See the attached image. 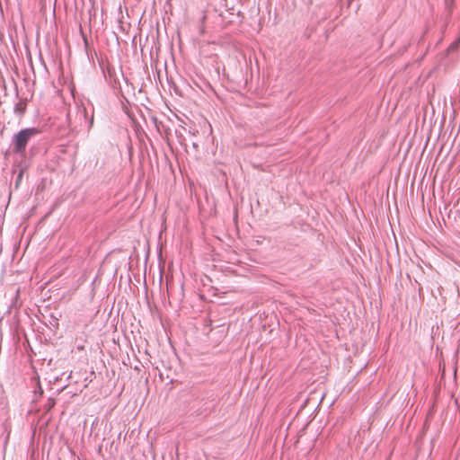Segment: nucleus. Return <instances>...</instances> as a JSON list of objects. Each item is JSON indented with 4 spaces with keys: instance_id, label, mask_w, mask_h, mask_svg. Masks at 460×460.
Listing matches in <instances>:
<instances>
[{
    "instance_id": "obj_1",
    "label": "nucleus",
    "mask_w": 460,
    "mask_h": 460,
    "mask_svg": "<svg viewBox=\"0 0 460 460\" xmlns=\"http://www.w3.org/2000/svg\"><path fill=\"white\" fill-rule=\"evenodd\" d=\"M40 129L37 128H27L20 130L13 137V152L18 155H23L29 141L38 134Z\"/></svg>"
},
{
    "instance_id": "obj_2",
    "label": "nucleus",
    "mask_w": 460,
    "mask_h": 460,
    "mask_svg": "<svg viewBox=\"0 0 460 460\" xmlns=\"http://www.w3.org/2000/svg\"><path fill=\"white\" fill-rule=\"evenodd\" d=\"M201 402H203L202 406L197 407V409L195 410V412L198 415H201V414L210 411L213 407L212 402H208V401L204 402V400L198 402V403H201Z\"/></svg>"
},
{
    "instance_id": "obj_3",
    "label": "nucleus",
    "mask_w": 460,
    "mask_h": 460,
    "mask_svg": "<svg viewBox=\"0 0 460 460\" xmlns=\"http://www.w3.org/2000/svg\"><path fill=\"white\" fill-rule=\"evenodd\" d=\"M26 110V103L24 102H19L14 106V112L17 114H23Z\"/></svg>"
},
{
    "instance_id": "obj_4",
    "label": "nucleus",
    "mask_w": 460,
    "mask_h": 460,
    "mask_svg": "<svg viewBox=\"0 0 460 460\" xmlns=\"http://www.w3.org/2000/svg\"><path fill=\"white\" fill-rule=\"evenodd\" d=\"M78 114L82 117L85 121L87 120V111L85 108L80 109L78 111Z\"/></svg>"
},
{
    "instance_id": "obj_5",
    "label": "nucleus",
    "mask_w": 460,
    "mask_h": 460,
    "mask_svg": "<svg viewBox=\"0 0 460 460\" xmlns=\"http://www.w3.org/2000/svg\"><path fill=\"white\" fill-rule=\"evenodd\" d=\"M445 4H446V6L447 8H451L452 4H453V0H446L445 1Z\"/></svg>"
},
{
    "instance_id": "obj_6",
    "label": "nucleus",
    "mask_w": 460,
    "mask_h": 460,
    "mask_svg": "<svg viewBox=\"0 0 460 460\" xmlns=\"http://www.w3.org/2000/svg\"><path fill=\"white\" fill-rule=\"evenodd\" d=\"M93 117H92L91 119L89 120V124L87 126L88 129H90V128L93 126Z\"/></svg>"
},
{
    "instance_id": "obj_7",
    "label": "nucleus",
    "mask_w": 460,
    "mask_h": 460,
    "mask_svg": "<svg viewBox=\"0 0 460 460\" xmlns=\"http://www.w3.org/2000/svg\"><path fill=\"white\" fill-rule=\"evenodd\" d=\"M54 405V402L52 401L50 403H49V407L51 408Z\"/></svg>"
},
{
    "instance_id": "obj_8",
    "label": "nucleus",
    "mask_w": 460,
    "mask_h": 460,
    "mask_svg": "<svg viewBox=\"0 0 460 460\" xmlns=\"http://www.w3.org/2000/svg\"><path fill=\"white\" fill-rule=\"evenodd\" d=\"M22 176V173H20V174L18 175L17 181H18L19 180H21Z\"/></svg>"
},
{
    "instance_id": "obj_9",
    "label": "nucleus",
    "mask_w": 460,
    "mask_h": 460,
    "mask_svg": "<svg viewBox=\"0 0 460 460\" xmlns=\"http://www.w3.org/2000/svg\"><path fill=\"white\" fill-rule=\"evenodd\" d=\"M84 43H85V45L87 46V44H88L87 40H86L85 38H84Z\"/></svg>"
}]
</instances>
